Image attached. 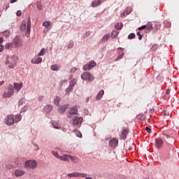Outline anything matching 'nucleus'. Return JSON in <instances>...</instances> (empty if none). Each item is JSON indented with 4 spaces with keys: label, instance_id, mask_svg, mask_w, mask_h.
<instances>
[{
    "label": "nucleus",
    "instance_id": "16",
    "mask_svg": "<svg viewBox=\"0 0 179 179\" xmlns=\"http://www.w3.org/2000/svg\"><path fill=\"white\" fill-rule=\"evenodd\" d=\"M23 87V83H14V89L16 90V92H20V89Z\"/></svg>",
    "mask_w": 179,
    "mask_h": 179
},
{
    "label": "nucleus",
    "instance_id": "29",
    "mask_svg": "<svg viewBox=\"0 0 179 179\" xmlns=\"http://www.w3.org/2000/svg\"><path fill=\"white\" fill-rule=\"evenodd\" d=\"M14 117V122H19L20 120H22V115H17L16 116Z\"/></svg>",
    "mask_w": 179,
    "mask_h": 179
},
{
    "label": "nucleus",
    "instance_id": "20",
    "mask_svg": "<svg viewBox=\"0 0 179 179\" xmlns=\"http://www.w3.org/2000/svg\"><path fill=\"white\" fill-rule=\"evenodd\" d=\"M43 61V58L41 57H36L31 60V64H40Z\"/></svg>",
    "mask_w": 179,
    "mask_h": 179
},
{
    "label": "nucleus",
    "instance_id": "24",
    "mask_svg": "<svg viewBox=\"0 0 179 179\" xmlns=\"http://www.w3.org/2000/svg\"><path fill=\"white\" fill-rule=\"evenodd\" d=\"M15 164H17V166H20L22 164V163H23V159L20 157H18L15 159Z\"/></svg>",
    "mask_w": 179,
    "mask_h": 179
},
{
    "label": "nucleus",
    "instance_id": "11",
    "mask_svg": "<svg viewBox=\"0 0 179 179\" xmlns=\"http://www.w3.org/2000/svg\"><path fill=\"white\" fill-rule=\"evenodd\" d=\"M59 160H62L63 162H66V163H69L71 162V155H63L59 157Z\"/></svg>",
    "mask_w": 179,
    "mask_h": 179
},
{
    "label": "nucleus",
    "instance_id": "32",
    "mask_svg": "<svg viewBox=\"0 0 179 179\" xmlns=\"http://www.w3.org/2000/svg\"><path fill=\"white\" fill-rule=\"evenodd\" d=\"M164 27L169 29V27H171V23H170L169 21L166 20L164 22Z\"/></svg>",
    "mask_w": 179,
    "mask_h": 179
},
{
    "label": "nucleus",
    "instance_id": "7",
    "mask_svg": "<svg viewBox=\"0 0 179 179\" xmlns=\"http://www.w3.org/2000/svg\"><path fill=\"white\" fill-rule=\"evenodd\" d=\"M96 64L94 61H91L88 64H85L83 66V71H90L92 68L96 66Z\"/></svg>",
    "mask_w": 179,
    "mask_h": 179
},
{
    "label": "nucleus",
    "instance_id": "37",
    "mask_svg": "<svg viewBox=\"0 0 179 179\" xmlns=\"http://www.w3.org/2000/svg\"><path fill=\"white\" fill-rule=\"evenodd\" d=\"M43 55H45V49L42 48L40 52L38 53V56L41 57Z\"/></svg>",
    "mask_w": 179,
    "mask_h": 179
},
{
    "label": "nucleus",
    "instance_id": "21",
    "mask_svg": "<svg viewBox=\"0 0 179 179\" xmlns=\"http://www.w3.org/2000/svg\"><path fill=\"white\" fill-rule=\"evenodd\" d=\"M70 160H71L72 163H75L76 164L79 163V158H78V157L70 155Z\"/></svg>",
    "mask_w": 179,
    "mask_h": 179
},
{
    "label": "nucleus",
    "instance_id": "5",
    "mask_svg": "<svg viewBox=\"0 0 179 179\" xmlns=\"http://www.w3.org/2000/svg\"><path fill=\"white\" fill-rule=\"evenodd\" d=\"M67 176L70 178H85V177H87L86 173H80L79 172H73V173H69Z\"/></svg>",
    "mask_w": 179,
    "mask_h": 179
},
{
    "label": "nucleus",
    "instance_id": "22",
    "mask_svg": "<svg viewBox=\"0 0 179 179\" xmlns=\"http://www.w3.org/2000/svg\"><path fill=\"white\" fill-rule=\"evenodd\" d=\"M20 29L22 30V31H24V30H27V24L26 21H23L20 25Z\"/></svg>",
    "mask_w": 179,
    "mask_h": 179
},
{
    "label": "nucleus",
    "instance_id": "8",
    "mask_svg": "<svg viewBox=\"0 0 179 179\" xmlns=\"http://www.w3.org/2000/svg\"><path fill=\"white\" fill-rule=\"evenodd\" d=\"M6 124L7 125H13L15 124V117L13 115H9L6 118Z\"/></svg>",
    "mask_w": 179,
    "mask_h": 179
},
{
    "label": "nucleus",
    "instance_id": "53",
    "mask_svg": "<svg viewBox=\"0 0 179 179\" xmlns=\"http://www.w3.org/2000/svg\"><path fill=\"white\" fill-rule=\"evenodd\" d=\"M145 131H147V132H148V134L152 133V129H150L148 127H145Z\"/></svg>",
    "mask_w": 179,
    "mask_h": 179
},
{
    "label": "nucleus",
    "instance_id": "56",
    "mask_svg": "<svg viewBox=\"0 0 179 179\" xmlns=\"http://www.w3.org/2000/svg\"><path fill=\"white\" fill-rule=\"evenodd\" d=\"M14 44H15V45H16V47H19V40L15 41Z\"/></svg>",
    "mask_w": 179,
    "mask_h": 179
},
{
    "label": "nucleus",
    "instance_id": "2",
    "mask_svg": "<svg viewBox=\"0 0 179 179\" xmlns=\"http://www.w3.org/2000/svg\"><path fill=\"white\" fill-rule=\"evenodd\" d=\"M81 79H83V80H88V82H93V80H94V76L90 72H84L81 75Z\"/></svg>",
    "mask_w": 179,
    "mask_h": 179
},
{
    "label": "nucleus",
    "instance_id": "48",
    "mask_svg": "<svg viewBox=\"0 0 179 179\" xmlns=\"http://www.w3.org/2000/svg\"><path fill=\"white\" fill-rule=\"evenodd\" d=\"M23 103H24V99H20L18 102V106H23Z\"/></svg>",
    "mask_w": 179,
    "mask_h": 179
},
{
    "label": "nucleus",
    "instance_id": "50",
    "mask_svg": "<svg viewBox=\"0 0 179 179\" xmlns=\"http://www.w3.org/2000/svg\"><path fill=\"white\" fill-rule=\"evenodd\" d=\"M78 71V69L76 67H73L71 69L70 73H73L74 72H76Z\"/></svg>",
    "mask_w": 179,
    "mask_h": 179
},
{
    "label": "nucleus",
    "instance_id": "33",
    "mask_svg": "<svg viewBox=\"0 0 179 179\" xmlns=\"http://www.w3.org/2000/svg\"><path fill=\"white\" fill-rule=\"evenodd\" d=\"M76 82H78V80H76V79L71 80L70 81V87H73V86H75V85H76Z\"/></svg>",
    "mask_w": 179,
    "mask_h": 179
},
{
    "label": "nucleus",
    "instance_id": "52",
    "mask_svg": "<svg viewBox=\"0 0 179 179\" xmlns=\"http://www.w3.org/2000/svg\"><path fill=\"white\" fill-rule=\"evenodd\" d=\"M169 115H170V113H169L167 110L164 111V115L165 117H169Z\"/></svg>",
    "mask_w": 179,
    "mask_h": 179
},
{
    "label": "nucleus",
    "instance_id": "28",
    "mask_svg": "<svg viewBox=\"0 0 179 179\" xmlns=\"http://www.w3.org/2000/svg\"><path fill=\"white\" fill-rule=\"evenodd\" d=\"M13 48V43H8L5 45L6 50H12Z\"/></svg>",
    "mask_w": 179,
    "mask_h": 179
},
{
    "label": "nucleus",
    "instance_id": "3",
    "mask_svg": "<svg viewBox=\"0 0 179 179\" xmlns=\"http://www.w3.org/2000/svg\"><path fill=\"white\" fill-rule=\"evenodd\" d=\"M25 169H36L37 167V162L34 160H28L24 164Z\"/></svg>",
    "mask_w": 179,
    "mask_h": 179
},
{
    "label": "nucleus",
    "instance_id": "25",
    "mask_svg": "<svg viewBox=\"0 0 179 179\" xmlns=\"http://www.w3.org/2000/svg\"><path fill=\"white\" fill-rule=\"evenodd\" d=\"M44 110L46 113H51L52 111V105H47L45 106Z\"/></svg>",
    "mask_w": 179,
    "mask_h": 179
},
{
    "label": "nucleus",
    "instance_id": "26",
    "mask_svg": "<svg viewBox=\"0 0 179 179\" xmlns=\"http://www.w3.org/2000/svg\"><path fill=\"white\" fill-rule=\"evenodd\" d=\"M118 34H120V32L117 31H113L110 37L111 38H117V37H118Z\"/></svg>",
    "mask_w": 179,
    "mask_h": 179
},
{
    "label": "nucleus",
    "instance_id": "39",
    "mask_svg": "<svg viewBox=\"0 0 179 179\" xmlns=\"http://www.w3.org/2000/svg\"><path fill=\"white\" fill-rule=\"evenodd\" d=\"M132 12V8L131 7H127L126 9V15H129Z\"/></svg>",
    "mask_w": 179,
    "mask_h": 179
},
{
    "label": "nucleus",
    "instance_id": "12",
    "mask_svg": "<svg viewBox=\"0 0 179 179\" xmlns=\"http://www.w3.org/2000/svg\"><path fill=\"white\" fill-rule=\"evenodd\" d=\"M69 108V104L63 105V106H60V108H58V112L60 114H64V113H65V111H66V110Z\"/></svg>",
    "mask_w": 179,
    "mask_h": 179
},
{
    "label": "nucleus",
    "instance_id": "64",
    "mask_svg": "<svg viewBox=\"0 0 179 179\" xmlns=\"http://www.w3.org/2000/svg\"><path fill=\"white\" fill-rule=\"evenodd\" d=\"M166 94H170V90H166Z\"/></svg>",
    "mask_w": 179,
    "mask_h": 179
},
{
    "label": "nucleus",
    "instance_id": "9",
    "mask_svg": "<svg viewBox=\"0 0 179 179\" xmlns=\"http://www.w3.org/2000/svg\"><path fill=\"white\" fill-rule=\"evenodd\" d=\"M118 145V140L117 138H112L109 141V146L113 149H115Z\"/></svg>",
    "mask_w": 179,
    "mask_h": 179
},
{
    "label": "nucleus",
    "instance_id": "30",
    "mask_svg": "<svg viewBox=\"0 0 179 179\" xmlns=\"http://www.w3.org/2000/svg\"><path fill=\"white\" fill-rule=\"evenodd\" d=\"M3 37H9L10 36V31L6 30L2 33Z\"/></svg>",
    "mask_w": 179,
    "mask_h": 179
},
{
    "label": "nucleus",
    "instance_id": "10",
    "mask_svg": "<svg viewBox=\"0 0 179 179\" xmlns=\"http://www.w3.org/2000/svg\"><path fill=\"white\" fill-rule=\"evenodd\" d=\"M26 174V172L22 169H15L14 171V175L15 177H23Z\"/></svg>",
    "mask_w": 179,
    "mask_h": 179
},
{
    "label": "nucleus",
    "instance_id": "27",
    "mask_svg": "<svg viewBox=\"0 0 179 179\" xmlns=\"http://www.w3.org/2000/svg\"><path fill=\"white\" fill-rule=\"evenodd\" d=\"M122 26L124 25L122 24V22H117L115 24V29H116L117 30H121V29H122Z\"/></svg>",
    "mask_w": 179,
    "mask_h": 179
},
{
    "label": "nucleus",
    "instance_id": "47",
    "mask_svg": "<svg viewBox=\"0 0 179 179\" xmlns=\"http://www.w3.org/2000/svg\"><path fill=\"white\" fill-rule=\"evenodd\" d=\"M73 45H74V43L73 42H71L68 44L67 45V48H73Z\"/></svg>",
    "mask_w": 179,
    "mask_h": 179
},
{
    "label": "nucleus",
    "instance_id": "45",
    "mask_svg": "<svg viewBox=\"0 0 179 179\" xmlns=\"http://www.w3.org/2000/svg\"><path fill=\"white\" fill-rule=\"evenodd\" d=\"M72 90H73V87L69 86L68 88H66V92L68 94V93H71V92H72Z\"/></svg>",
    "mask_w": 179,
    "mask_h": 179
},
{
    "label": "nucleus",
    "instance_id": "59",
    "mask_svg": "<svg viewBox=\"0 0 179 179\" xmlns=\"http://www.w3.org/2000/svg\"><path fill=\"white\" fill-rule=\"evenodd\" d=\"M43 99H44V96H39L38 97V101H41L43 100Z\"/></svg>",
    "mask_w": 179,
    "mask_h": 179
},
{
    "label": "nucleus",
    "instance_id": "1",
    "mask_svg": "<svg viewBox=\"0 0 179 179\" xmlns=\"http://www.w3.org/2000/svg\"><path fill=\"white\" fill-rule=\"evenodd\" d=\"M17 62V56L13 55L11 57H7L6 64L8 66L10 69H13L15 67Z\"/></svg>",
    "mask_w": 179,
    "mask_h": 179
},
{
    "label": "nucleus",
    "instance_id": "61",
    "mask_svg": "<svg viewBox=\"0 0 179 179\" xmlns=\"http://www.w3.org/2000/svg\"><path fill=\"white\" fill-rule=\"evenodd\" d=\"M17 0H10V3H15Z\"/></svg>",
    "mask_w": 179,
    "mask_h": 179
},
{
    "label": "nucleus",
    "instance_id": "54",
    "mask_svg": "<svg viewBox=\"0 0 179 179\" xmlns=\"http://www.w3.org/2000/svg\"><path fill=\"white\" fill-rule=\"evenodd\" d=\"M144 29H146V25H143L138 28V30H143Z\"/></svg>",
    "mask_w": 179,
    "mask_h": 179
},
{
    "label": "nucleus",
    "instance_id": "46",
    "mask_svg": "<svg viewBox=\"0 0 179 179\" xmlns=\"http://www.w3.org/2000/svg\"><path fill=\"white\" fill-rule=\"evenodd\" d=\"M52 155H54V156L55 157H58V159H59V155L58 154V152H55V151H52Z\"/></svg>",
    "mask_w": 179,
    "mask_h": 179
},
{
    "label": "nucleus",
    "instance_id": "63",
    "mask_svg": "<svg viewBox=\"0 0 179 179\" xmlns=\"http://www.w3.org/2000/svg\"><path fill=\"white\" fill-rule=\"evenodd\" d=\"M7 169H8L9 170H10V169H12V166H6Z\"/></svg>",
    "mask_w": 179,
    "mask_h": 179
},
{
    "label": "nucleus",
    "instance_id": "40",
    "mask_svg": "<svg viewBox=\"0 0 179 179\" xmlns=\"http://www.w3.org/2000/svg\"><path fill=\"white\" fill-rule=\"evenodd\" d=\"M108 38H110V35L106 34V35H104L102 40H103V41H107V40H108Z\"/></svg>",
    "mask_w": 179,
    "mask_h": 179
},
{
    "label": "nucleus",
    "instance_id": "31",
    "mask_svg": "<svg viewBox=\"0 0 179 179\" xmlns=\"http://www.w3.org/2000/svg\"><path fill=\"white\" fill-rule=\"evenodd\" d=\"M54 101L55 104H56V106H58V104H59V101H61V97L56 96Z\"/></svg>",
    "mask_w": 179,
    "mask_h": 179
},
{
    "label": "nucleus",
    "instance_id": "19",
    "mask_svg": "<svg viewBox=\"0 0 179 179\" xmlns=\"http://www.w3.org/2000/svg\"><path fill=\"white\" fill-rule=\"evenodd\" d=\"M50 24H51L50 22H45L43 23V26L45 27L44 33H47L50 30Z\"/></svg>",
    "mask_w": 179,
    "mask_h": 179
},
{
    "label": "nucleus",
    "instance_id": "57",
    "mask_svg": "<svg viewBox=\"0 0 179 179\" xmlns=\"http://www.w3.org/2000/svg\"><path fill=\"white\" fill-rule=\"evenodd\" d=\"M122 50H123V49L122 48H117V54H121Z\"/></svg>",
    "mask_w": 179,
    "mask_h": 179
},
{
    "label": "nucleus",
    "instance_id": "58",
    "mask_svg": "<svg viewBox=\"0 0 179 179\" xmlns=\"http://www.w3.org/2000/svg\"><path fill=\"white\" fill-rule=\"evenodd\" d=\"M16 15L17 16H22V11L17 10Z\"/></svg>",
    "mask_w": 179,
    "mask_h": 179
},
{
    "label": "nucleus",
    "instance_id": "62",
    "mask_svg": "<svg viewBox=\"0 0 179 179\" xmlns=\"http://www.w3.org/2000/svg\"><path fill=\"white\" fill-rule=\"evenodd\" d=\"M3 83H5V81H0V86H2V85H3Z\"/></svg>",
    "mask_w": 179,
    "mask_h": 179
},
{
    "label": "nucleus",
    "instance_id": "43",
    "mask_svg": "<svg viewBox=\"0 0 179 179\" xmlns=\"http://www.w3.org/2000/svg\"><path fill=\"white\" fill-rule=\"evenodd\" d=\"M27 108H29V106H24L21 110L22 113H26V111H27Z\"/></svg>",
    "mask_w": 179,
    "mask_h": 179
},
{
    "label": "nucleus",
    "instance_id": "36",
    "mask_svg": "<svg viewBox=\"0 0 179 179\" xmlns=\"http://www.w3.org/2000/svg\"><path fill=\"white\" fill-rule=\"evenodd\" d=\"M51 69L52 71H58V69H59V66H58L57 64L52 65Z\"/></svg>",
    "mask_w": 179,
    "mask_h": 179
},
{
    "label": "nucleus",
    "instance_id": "6",
    "mask_svg": "<svg viewBox=\"0 0 179 179\" xmlns=\"http://www.w3.org/2000/svg\"><path fill=\"white\" fill-rule=\"evenodd\" d=\"M78 114V108L76 106H73L70 108V110L67 115L68 118H73L74 115Z\"/></svg>",
    "mask_w": 179,
    "mask_h": 179
},
{
    "label": "nucleus",
    "instance_id": "51",
    "mask_svg": "<svg viewBox=\"0 0 179 179\" xmlns=\"http://www.w3.org/2000/svg\"><path fill=\"white\" fill-rule=\"evenodd\" d=\"M151 50H152V51H156V50H157V45H153Z\"/></svg>",
    "mask_w": 179,
    "mask_h": 179
},
{
    "label": "nucleus",
    "instance_id": "34",
    "mask_svg": "<svg viewBox=\"0 0 179 179\" xmlns=\"http://www.w3.org/2000/svg\"><path fill=\"white\" fill-rule=\"evenodd\" d=\"M52 125L56 129H59V128H61V124H58V122H53Z\"/></svg>",
    "mask_w": 179,
    "mask_h": 179
},
{
    "label": "nucleus",
    "instance_id": "23",
    "mask_svg": "<svg viewBox=\"0 0 179 179\" xmlns=\"http://www.w3.org/2000/svg\"><path fill=\"white\" fill-rule=\"evenodd\" d=\"M104 95V90H101L96 95V100H100Z\"/></svg>",
    "mask_w": 179,
    "mask_h": 179
},
{
    "label": "nucleus",
    "instance_id": "17",
    "mask_svg": "<svg viewBox=\"0 0 179 179\" xmlns=\"http://www.w3.org/2000/svg\"><path fill=\"white\" fill-rule=\"evenodd\" d=\"M155 145L157 149H160L162 146H163V140L162 138H157L155 139Z\"/></svg>",
    "mask_w": 179,
    "mask_h": 179
},
{
    "label": "nucleus",
    "instance_id": "41",
    "mask_svg": "<svg viewBox=\"0 0 179 179\" xmlns=\"http://www.w3.org/2000/svg\"><path fill=\"white\" fill-rule=\"evenodd\" d=\"M90 34H92V31H88L85 33V36H83V38H86L87 37H89V36H90Z\"/></svg>",
    "mask_w": 179,
    "mask_h": 179
},
{
    "label": "nucleus",
    "instance_id": "42",
    "mask_svg": "<svg viewBox=\"0 0 179 179\" xmlns=\"http://www.w3.org/2000/svg\"><path fill=\"white\" fill-rule=\"evenodd\" d=\"M124 52H122V54H120V55L117 57V58L116 59V61H120V59H122V57H124Z\"/></svg>",
    "mask_w": 179,
    "mask_h": 179
},
{
    "label": "nucleus",
    "instance_id": "55",
    "mask_svg": "<svg viewBox=\"0 0 179 179\" xmlns=\"http://www.w3.org/2000/svg\"><path fill=\"white\" fill-rule=\"evenodd\" d=\"M137 36H138V40H142V35L141 32H137Z\"/></svg>",
    "mask_w": 179,
    "mask_h": 179
},
{
    "label": "nucleus",
    "instance_id": "35",
    "mask_svg": "<svg viewBox=\"0 0 179 179\" xmlns=\"http://www.w3.org/2000/svg\"><path fill=\"white\" fill-rule=\"evenodd\" d=\"M74 134H76V136L78 138H82V133L78 130H73Z\"/></svg>",
    "mask_w": 179,
    "mask_h": 179
},
{
    "label": "nucleus",
    "instance_id": "44",
    "mask_svg": "<svg viewBox=\"0 0 179 179\" xmlns=\"http://www.w3.org/2000/svg\"><path fill=\"white\" fill-rule=\"evenodd\" d=\"M128 38L130 39V40H131L132 38H135V34L134 33L130 34L128 36Z\"/></svg>",
    "mask_w": 179,
    "mask_h": 179
},
{
    "label": "nucleus",
    "instance_id": "15",
    "mask_svg": "<svg viewBox=\"0 0 179 179\" xmlns=\"http://www.w3.org/2000/svg\"><path fill=\"white\" fill-rule=\"evenodd\" d=\"M83 121V118L82 117H75L73 119V125H79V124H82Z\"/></svg>",
    "mask_w": 179,
    "mask_h": 179
},
{
    "label": "nucleus",
    "instance_id": "49",
    "mask_svg": "<svg viewBox=\"0 0 179 179\" xmlns=\"http://www.w3.org/2000/svg\"><path fill=\"white\" fill-rule=\"evenodd\" d=\"M36 7L38 10H41V9H43V6L41 3L36 4Z\"/></svg>",
    "mask_w": 179,
    "mask_h": 179
},
{
    "label": "nucleus",
    "instance_id": "4",
    "mask_svg": "<svg viewBox=\"0 0 179 179\" xmlns=\"http://www.w3.org/2000/svg\"><path fill=\"white\" fill-rule=\"evenodd\" d=\"M13 93H15V90H13V86L10 84L8 89V92H4L3 94V97H5V98L12 97V96H13Z\"/></svg>",
    "mask_w": 179,
    "mask_h": 179
},
{
    "label": "nucleus",
    "instance_id": "60",
    "mask_svg": "<svg viewBox=\"0 0 179 179\" xmlns=\"http://www.w3.org/2000/svg\"><path fill=\"white\" fill-rule=\"evenodd\" d=\"M3 51V45H0V52H2Z\"/></svg>",
    "mask_w": 179,
    "mask_h": 179
},
{
    "label": "nucleus",
    "instance_id": "13",
    "mask_svg": "<svg viewBox=\"0 0 179 179\" xmlns=\"http://www.w3.org/2000/svg\"><path fill=\"white\" fill-rule=\"evenodd\" d=\"M30 29H31V21L28 20L27 21V31L25 34L26 37H29L30 36Z\"/></svg>",
    "mask_w": 179,
    "mask_h": 179
},
{
    "label": "nucleus",
    "instance_id": "14",
    "mask_svg": "<svg viewBox=\"0 0 179 179\" xmlns=\"http://www.w3.org/2000/svg\"><path fill=\"white\" fill-rule=\"evenodd\" d=\"M129 132V129H123L122 131V134H120L121 139H124V140L127 139V136L128 135Z\"/></svg>",
    "mask_w": 179,
    "mask_h": 179
},
{
    "label": "nucleus",
    "instance_id": "18",
    "mask_svg": "<svg viewBox=\"0 0 179 179\" xmlns=\"http://www.w3.org/2000/svg\"><path fill=\"white\" fill-rule=\"evenodd\" d=\"M101 5V0H95L92 3V8H97V6H100Z\"/></svg>",
    "mask_w": 179,
    "mask_h": 179
},
{
    "label": "nucleus",
    "instance_id": "38",
    "mask_svg": "<svg viewBox=\"0 0 179 179\" xmlns=\"http://www.w3.org/2000/svg\"><path fill=\"white\" fill-rule=\"evenodd\" d=\"M147 31H152V30H153V26L149 24L148 26H146L145 27Z\"/></svg>",
    "mask_w": 179,
    "mask_h": 179
}]
</instances>
